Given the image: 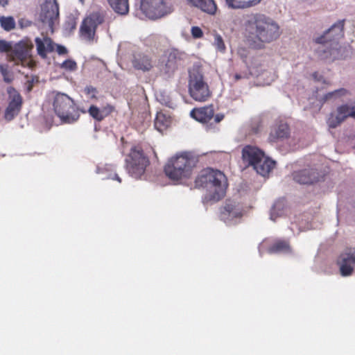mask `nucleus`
Masks as SVG:
<instances>
[{
	"mask_svg": "<svg viewBox=\"0 0 355 355\" xmlns=\"http://www.w3.org/2000/svg\"><path fill=\"white\" fill-rule=\"evenodd\" d=\"M248 39L254 48L261 49L279 37V26L264 15H253L247 21Z\"/></svg>",
	"mask_w": 355,
	"mask_h": 355,
	"instance_id": "nucleus-1",
	"label": "nucleus"
},
{
	"mask_svg": "<svg viewBox=\"0 0 355 355\" xmlns=\"http://www.w3.org/2000/svg\"><path fill=\"white\" fill-rule=\"evenodd\" d=\"M196 188H204L209 191L204 198V202H218L225 195L227 180L219 170L207 168L202 170L194 181Z\"/></svg>",
	"mask_w": 355,
	"mask_h": 355,
	"instance_id": "nucleus-2",
	"label": "nucleus"
},
{
	"mask_svg": "<svg viewBox=\"0 0 355 355\" xmlns=\"http://www.w3.org/2000/svg\"><path fill=\"white\" fill-rule=\"evenodd\" d=\"M198 162V158L191 152L176 153L168 159L164 171L172 181L187 180L191 177Z\"/></svg>",
	"mask_w": 355,
	"mask_h": 355,
	"instance_id": "nucleus-3",
	"label": "nucleus"
},
{
	"mask_svg": "<svg viewBox=\"0 0 355 355\" xmlns=\"http://www.w3.org/2000/svg\"><path fill=\"white\" fill-rule=\"evenodd\" d=\"M345 21V19L338 21L324 35L315 39L316 43L322 44L316 50L320 59L333 61L338 58V40L344 37Z\"/></svg>",
	"mask_w": 355,
	"mask_h": 355,
	"instance_id": "nucleus-4",
	"label": "nucleus"
},
{
	"mask_svg": "<svg viewBox=\"0 0 355 355\" xmlns=\"http://www.w3.org/2000/svg\"><path fill=\"white\" fill-rule=\"evenodd\" d=\"M345 21V19L338 21L324 35L315 39L316 43L322 44L316 50L320 59L333 61L338 58V40L344 37Z\"/></svg>",
	"mask_w": 355,
	"mask_h": 355,
	"instance_id": "nucleus-5",
	"label": "nucleus"
},
{
	"mask_svg": "<svg viewBox=\"0 0 355 355\" xmlns=\"http://www.w3.org/2000/svg\"><path fill=\"white\" fill-rule=\"evenodd\" d=\"M241 154L243 162L247 166H252L262 176L268 175L275 166V162L268 157L264 151L256 146H245Z\"/></svg>",
	"mask_w": 355,
	"mask_h": 355,
	"instance_id": "nucleus-6",
	"label": "nucleus"
},
{
	"mask_svg": "<svg viewBox=\"0 0 355 355\" xmlns=\"http://www.w3.org/2000/svg\"><path fill=\"white\" fill-rule=\"evenodd\" d=\"M53 107L55 114L63 123H72L80 117L79 108L74 101L65 94L58 92L55 94Z\"/></svg>",
	"mask_w": 355,
	"mask_h": 355,
	"instance_id": "nucleus-7",
	"label": "nucleus"
},
{
	"mask_svg": "<svg viewBox=\"0 0 355 355\" xmlns=\"http://www.w3.org/2000/svg\"><path fill=\"white\" fill-rule=\"evenodd\" d=\"M150 164L148 156L139 146H132L125 159V167L128 174L134 178H140Z\"/></svg>",
	"mask_w": 355,
	"mask_h": 355,
	"instance_id": "nucleus-8",
	"label": "nucleus"
},
{
	"mask_svg": "<svg viewBox=\"0 0 355 355\" xmlns=\"http://www.w3.org/2000/svg\"><path fill=\"white\" fill-rule=\"evenodd\" d=\"M188 87L191 97L196 101L205 102L211 96L209 86L198 67H193L189 71Z\"/></svg>",
	"mask_w": 355,
	"mask_h": 355,
	"instance_id": "nucleus-9",
	"label": "nucleus"
},
{
	"mask_svg": "<svg viewBox=\"0 0 355 355\" xmlns=\"http://www.w3.org/2000/svg\"><path fill=\"white\" fill-rule=\"evenodd\" d=\"M105 21V15L103 12H92L86 16L80 26L79 35L81 39L92 42L96 36L97 27Z\"/></svg>",
	"mask_w": 355,
	"mask_h": 355,
	"instance_id": "nucleus-10",
	"label": "nucleus"
},
{
	"mask_svg": "<svg viewBox=\"0 0 355 355\" xmlns=\"http://www.w3.org/2000/svg\"><path fill=\"white\" fill-rule=\"evenodd\" d=\"M139 8L150 19L163 17L173 10L172 7L164 0H141Z\"/></svg>",
	"mask_w": 355,
	"mask_h": 355,
	"instance_id": "nucleus-11",
	"label": "nucleus"
},
{
	"mask_svg": "<svg viewBox=\"0 0 355 355\" xmlns=\"http://www.w3.org/2000/svg\"><path fill=\"white\" fill-rule=\"evenodd\" d=\"M163 70L168 76L173 74L184 64L187 54L177 49H169L164 51Z\"/></svg>",
	"mask_w": 355,
	"mask_h": 355,
	"instance_id": "nucleus-12",
	"label": "nucleus"
},
{
	"mask_svg": "<svg viewBox=\"0 0 355 355\" xmlns=\"http://www.w3.org/2000/svg\"><path fill=\"white\" fill-rule=\"evenodd\" d=\"M40 17L43 24L52 29L59 18V6L57 0H44Z\"/></svg>",
	"mask_w": 355,
	"mask_h": 355,
	"instance_id": "nucleus-13",
	"label": "nucleus"
},
{
	"mask_svg": "<svg viewBox=\"0 0 355 355\" xmlns=\"http://www.w3.org/2000/svg\"><path fill=\"white\" fill-rule=\"evenodd\" d=\"M192 118L196 121L211 125L220 123L224 119V114H217L214 115V110L212 105L200 108H193L190 113Z\"/></svg>",
	"mask_w": 355,
	"mask_h": 355,
	"instance_id": "nucleus-14",
	"label": "nucleus"
},
{
	"mask_svg": "<svg viewBox=\"0 0 355 355\" xmlns=\"http://www.w3.org/2000/svg\"><path fill=\"white\" fill-rule=\"evenodd\" d=\"M348 117L355 119V101L351 106L345 104L338 107L336 114L331 113L327 123L330 128H336Z\"/></svg>",
	"mask_w": 355,
	"mask_h": 355,
	"instance_id": "nucleus-15",
	"label": "nucleus"
},
{
	"mask_svg": "<svg viewBox=\"0 0 355 355\" xmlns=\"http://www.w3.org/2000/svg\"><path fill=\"white\" fill-rule=\"evenodd\" d=\"M8 93L11 99L5 110L4 119L10 121L20 112L23 100L20 94L14 87H10Z\"/></svg>",
	"mask_w": 355,
	"mask_h": 355,
	"instance_id": "nucleus-16",
	"label": "nucleus"
},
{
	"mask_svg": "<svg viewBox=\"0 0 355 355\" xmlns=\"http://www.w3.org/2000/svg\"><path fill=\"white\" fill-rule=\"evenodd\" d=\"M342 276L347 277L352 274L355 266V249L347 248L343 252L337 259Z\"/></svg>",
	"mask_w": 355,
	"mask_h": 355,
	"instance_id": "nucleus-17",
	"label": "nucleus"
},
{
	"mask_svg": "<svg viewBox=\"0 0 355 355\" xmlns=\"http://www.w3.org/2000/svg\"><path fill=\"white\" fill-rule=\"evenodd\" d=\"M320 175L314 168H306L295 171L293 180L301 184H311L319 181Z\"/></svg>",
	"mask_w": 355,
	"mask_h": 355,
	"instance_id": "nucleus-18",
	"label": "nucleus"
},
{
	"mask_svg": "<svg viewBox=\"0 0 355 355\" xmlns=\"http://www.w3.org/2000/svg\"><path fill=\"white\" fill-rule=\"evenodd\" d=\"M33 48V44L30 42H21L17 44L12 51V60H17L21 62L22 64L30 57V51Z\"/></svg>",
	"mask_w": 355,
	"mask_h": 355,
	"instance_id": "nucleus-19",
	"label": "nucleus"
},
{
	"mask_svg": "<svg viewBox=\"0 0 355 355\" xmlns=\"http://www.w3.org/2000/svg\"><path fill=\"white\" fill-rule=\"evenodd\" d=\"M133 67L137 70L148 71L153 67L152 58L144 53H137L133 55L132 60Z\"/></svg>",
	"mask_w": 355,
	"mask_h": 355,
	"instance_id": "nucleus-20",
	"label": "nucleus"
},
{
	"mask_svg": "<svg viewBox=\"0 0 355 355\" xmlns=\"http://www.w3.org/2000/svg\"><path fill=\"white\" fill-rule=\"evenodd\" d=\"M35 42L37 54L43 59L47 57L49 53H51L55 50V43L51 38L47 36L43 38L36 37Z\"/></svg>",
	"mask_w": 355,
	"mask_h": 355,
	"instance_id": "nucleus-21",
	"label": "nucleus"
},
{
	"mask_svg": "<svg viewBox=\"0 0 355 355\" xmlns=\"http://www.w3.org/2000/svg\"><path fill=\"white\" fill-rule=\"evenodd\" d=\"M192 6L200 9L209 15H214L217 7L214 0H187Z\"/></svg>",
	"mask_w": 355,
	"mask_h": 355,
	"instance_id": "nucleus-22",
	"label": "nucleus"
},
{
	"mask_svg": "<svg viewBox=\"0 0 355 355\" xmlns=\"http://www.w3.org/2000/svg\"><path fill=\"white\" fill-rule=\"evenodd\" d=\"M289 134L290 130L288 125L286 123H281L273 128L270 133L268 139L270 141L275 142L279 139L287 138Z\"/></svg>",
	"mask_w": 355,
	"mask_h": 355,
	"instance_id": "nucleus-23",
	"label": "nucleus"
},
{
	"mask_svg": "<svg viewBox=\"0 0 355 355\" xmlns=\"http://www.w3.org/2000/svg\"><path fill=\"white\" fill-rule=\"evenodd\" d=\"M269 253H291L292 250L289 241L284 239L275 240L268 248Z\"/></svg>",
	"mask_w": 355,
	"mask_h": 355,
	"instance_id": "nucleus-24",
	"label": "nucleus"
},
{
	"mask_svg": "<svg viewBox=\"0 0 355 355\" xmlns=\"http://www.w3.org/2000/svg\"><path fill=\"white\" fill-rule=\"evenodd\" d=\"M221 214L225 220L240 218L243 215L241 210L232 204L226 205Z\"/></svg>",
	"mask_w": 355,
	"mask_h": 355,
	"instance_id": "nucleus-25",
	"label": "nucleus"
},
{
	"mask_svg": "<svg viewBox=\"0 0 355 355\" xmlns=\"http://www.w3.org/2000/svg\"><path fill=\"white\" fill-rule=\"evenodd\" d=\"M171 116L162 112H157L155 119V128L159 132H163L171 125Z\"/></svg>",
	"mask_w": 355,
	"mask_h": 355,
	"instance_id": "nucleus-26",
	"label": "nucleus"
},
{
	"mask_svg": "<svg viewBox=\"0 0 355 355\" xmlns=\"http://www.w3.org/2000/svg\"><path fill=\"white\" fill-rule=\"evenodd\" d=\"M229 8L233 9H245L258 4L261 0H225Z\"/></svg>",
	"mask_w": 355,
	"mask_h": 355,
	"instance_id": "nucleus-27",
	"label": "nucleus"
},
{
	"mask_svg": "<svg viewBox=\"0 0 355 355\" xmlns=\"http://www.w3.org/2000/svg\"><path fill=\"white\" fill-rule=\"evenodd\" d=\"M110 6L117 13L126 15L129 11L128 0H107Z\"/></svg>",
	"mask_w": 355,
	"mask_h": 355,
	"instance_id": "nucleus-28",
	"label": "nucleus"
},
{
	"mask_svg": "<svg viewBox=\"0 0 355 355\" xmlns=\"http://www.w3.org/2000/svg\"><path fill=\"white\" fill-rule=\"evenodd\" d=\"M0 25L1 27L6 31H10L15 29L16 23L15 19L11 17H0Z\"/></svg>",
	"mask_w": 355,
	"mask_h": 355,
	"instance_id": "nucleus-29",
	"label": "nucleus"
},
{
	"mask_svg": "<svg viewBox=\"0 0 355 355\" xmlns=\"http://www.w3.org/2000/svg\"><path fill=\"white\" fill-rule=\"evenodd\" d=\"M348 93L347 90L344 88L336 89L324 95L322 101L326 102L331 99H336L343 96H345Z\"/></svg>",
	"mask_w": 355,
	"mask_h": 355,
	"instance_id": "nucleus-30",
	"label": "nucleus"
},
{
	"mask_svg": "<svg viewBox=\"0 0 355 355\" xmlns=\"http://www.w3.org/2000/svg\"><path fill=\"white\" fill-rule=\"evenodd\" d=\"M263 120L260 117L254 118L250 123V132L257 134L263 129Z\"/></svg>",
	"mask_w": 355,
	"mask_h": 355,
	"instance_id": "nucleus-31",
	"label": "nucleus"
},
{
	"mask_svg": "<svg viewBox=\"0 0 355 355\" xmlns=\"http://www.w3.org/2000/svg\"><path fill=\"white\" fill-rule=\"evenodd\" d=\"M214 46L220 52L224 53L226 50V46L223 41V37L218 34L215 33L214 35Z\"/></svg>",
	"mask_w": 355,
	"mask_h": 355,
	"instance_id": "nucleus-32",
	"label": "nucleus"
},
{
	"mask_svg": "<svg viewBox=\"0 0 355 355\" xmlns=\"http://www.w3.org/2000/svg\"><path fill=\"white\" fill-rule=\"evenodd\" d=\"M89 115L96 121H101L103 120V116L101 113V110L96 105H91L88 110Z\"/></svg>",
	"mask_w": 355,
	"mask_h": 355,
	"instance_id": "nucleus-33",
	"label": "nucleus"
},
{
	"mask_svg": "<svg viewBox=\"0 0 355 355\" xmlns=\"http://www.w3.org/2000/svg\"><path fill=\"white\" fill-rule=\"evenodd\" d=\"M60 68L68 71H74L77 69L78 65L73 60L67 59L60 64Z\"/></svg>",
	"mask_w": 355,
	"mask_h": 355,
	"instance_id": "nucleus-34",
	"label": "nucleus"
},
{
	"mask_svg": "<svg viewBox=\"0 0 355 355\" xmlns=\"http://www.w3.org/2000/svg\"><path fill=\"white\" fill-rule=\"evenodd\" d=\"M0 72L3 76V80L6 83H10L12 81L13 78L10 72L8 71L7 66L0 64Z\"/></svg>",
	"mask_w": 355,
	"mask_h": 355,
	"instance_id": "nucleus-35",
	"label": "nucleus"
},
{
	"mask_svg": "<svg viewBox=\"0 0 355 355\" xmlns=\"http://www.w3.org/2000/svg\"><path fill=\"white\" fill-rule=\"evenodd\" d=\"M76 20L74 17H69L64 22V29L69 32L74 31L76 28Z\"/></svg>",
	"mask_w": 355,
	"mask_h": 355,
	"instance_id": "nucleus-36",
	"label": "nucleus"
},
{
	"mask_svg": "<svg viewBox=\"0 0 355 355\" xmlns=\"http://www.w3.org/2000/svg\"><path fill=\"white\" fill-rule=\"evenodd\" d=\"M12 50V44L3 40H0V52L8 53Z\"/></svg>",
	"mask_w": 355,
	"mask_h": 355,
	"instance_id": "nucleus-37",
	"label": "nucleus"
},
{
	"mask_svg": "<svg viewBox=\"0 0 355 355\" xmlns=\"http://www.w3.org/2000/svg\"><path fill=\"white\" fill-rule=\"evenodd\" d=\"M101 110L104 119L106 116H109L111 113L114 112V107L110 104H107L105 106H103Z\"/></svg>",
	"mask_w": 355,
	"mask_h": 355,
	"instance_id": "nucleus-38",
	"label": "nucleus"
},
{
	"mask_svg": "<svg viewBox=\"0 0 355 355\" xmlns=\"http://www.w3.org/2000/svg\"><path fill=\"white\" fill-rule=\"evenodd\" d=\"M191 33L193 38L198 39L203 36V32L198 26H193Z\"/></svg>",
	"mask_w": 355,
	"mask_h": 355,
	"instance_id": "nucleus-39",
	"label": "nucleus"
},
{
	"mask_svg": "<svg viewBox=\"0 0 355 355\" xmlns=\"http://www.w3.org/2000/svg\"><path fill=\"white\" fill-rule=\"evenodd\" d=\"M85 92L87 94L90 95L92 98H96L97 90L95 87L89 86L85 88Z\"/></svg>",
	"mask_w": 355,
	"mask_h": 355,
	"instance_id": "nucleus-40",
	"label": "nucleus"
},
{
	"mask_svg": "<svg viewBox=\"0 0 355 355\" xmlns=\"http://www.w3.org/2000/svg\"><path fill=\"white\" fill-rule=\"evenodd\" d=\"M56 51L59 55H64L67 54L68 51L67 48L64 46L56 44Z\"/></svg>",
	"mask_w": 355,
	"mask_h": 355,
	"instance_id": "nucleus-41",
	"label": "nucleus"
},
{
	"mask_svg": "<svg viewBox=\"0 0 355 355\" xmlns=\"http://www.w3.org/2000/svg\"><path fill=\"white\" fill-rule=\"evenodd\" d=\"M8 0H0V4L3 6H6L8 4Z\"/></svg>",
	"mask_w": 355,
	"mask_h": 355,
	"instance_id": "nucleus-42",
	"label": "nucleus"
},
{
	"mask_svg": "<svg viewBox=\"0 0 355 355\" xmlns=\"http://www.w3.org/2000/svg\"><path fill=\"white\" fill-rule=\"evenodd\" d=\"M318 72H314L313 73V77L314 79H315V80L319 81V80H320V79L318 78Z\"/></svg>",
	"mask_w": 355,
	"mask_h": 355,
	"instance_id": "nucleus-43",
	"label": "nucleus"
},
{
	"mask_svg": "<svg viewBox=\"0 0 355 355\" xmlns=\"http://www.w3.org/2000/svg\"><path fill=\"white\" fill-rule=\"evenodd\" d=\"M234 78H235V80H238L241 79L242 76H241V75H239V74H236V75L234 76Z\"/></svg>",
	"mask_w": 355,
	"mask_h": 355,
	"instance_id": "nucleus-44",
	"label": "nucleus"
},
{
	"mask_svg": "<svg viewBox=\"0 0 355 355\" xmlns=\"http://www.w3.org/2000/svg\"><path fill=\"white\" fill-rule=\"evenodd\" d=\"M114 179L116 180L118 182H121V178L117 175H115Z\"/></svg>",
	"mask_w": 355,
	"mask_h": 355,
	"instance_id": "nucleus-45",
	"label": "nucleus"
},
{
	"mask_svg": "<svg viewBox=\"0 0 355 355\" xmlns=\"http://www.w3.org/2000/svg\"><path fill=\"white\" fill-rule=\"evenodd\" d=\"M31 89H32V85H31V84H30V85H29V86H28V91H31Z\"/></svg>",
	"mask_w": 355,
	"mask_h": 355,
	"instance_id": "nucleus-46",
	"label": "nucleus"
},
{
	"mask_svg": "<svg viewBox=\"0 0 355 355\" xmlns=\"http://www.w3.org/2000/svg\"><path fill=\"white\" fill-rule=\"evenodd\" d=\"M80 1L83 3H84V0H80Z\"/></svg>",
	"mask_w": 355,
	"mask_h": 355,
	"instance_id": "nucleus-47",
	"label": "nucleus"
}]
</instances>
